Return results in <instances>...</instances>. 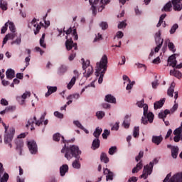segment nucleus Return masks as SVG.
<instances>
[{
	"label": "nucleus",
	"instance_id": "nucleus-5",
	"mask_svg": "<svg viewBox=\"0 0 182 182\" xmlns=\"http://www.w3.org/2000/svg\"><path fill=\"white\" fill-rule=\"evenodd\" d=\"M171 173H168L164 180V182H182V172L173 175L171 179Z\"/></svg>",
	"mask_w": 182,
	"mask_h": 182
},
{
	"label": "nucleus",
	"instance_id": "nucleus-53",
	"mask_svg": "<svg viewBox=\"0 0 182 182\" xmlns=\"http://www.w3.org/2000/svg\"><path fill=\"white\" fill-rule=\"evenodd\" d=\"M144 155V152L143 151H141L139 153V155L137 156H136V158H135L136 161H139L140 160V159H143Z\"/></svg>",
	"mask_w": 182,
	"mask_h": 182
},
{
	"label": "nucleus",
	"instance_id": "nucleus-40",
	"mask_svg": "<svg viewBox=\"0 0 182 182\" xmlns=\"http://www.w3.org/2000/svg\"><path fill=\"white\" fill-rule=\"evenodd\" d=\"M75 83H76V77H73L71 79V80L70 81V82L67 85L68 89L69 90H70V89H72V87H73V86L75 85Z\"/></svg>",
	"mask_w": 182,
	"mask_h": 182
},
{
	"label": "nucleus",
	"instance_id": "nucleus-56",
	"mask_svg": "<svg viewBox=\"0 0 182 182\" xmlns=\"http://www.w3.org/2000/svg\"><path fill=\"white\" fill-rule=\"evenodd\" d=\"M6 31H8V23L7 22L4 24V26H3L1 28V33H5V32H6Z\"/></svg>",
	"mask_w": 182,
	"mask_h": 182
},
{
	"label": "nucleus",
	"instance_id": "nucleus-20",
	"mask_svg": "<svg viewBox=\"0 0 182 182\" xmlns=\"http://www.w3.org/2000/svg\"><path fill=\"white\" fill-rule=\"evenodd\" d=\"M166 102V98H163L162 100H160L159 101L156 102L154 104V107L155 110H157V109H161L163 107V105H164Z\"/></svg>",
	"mask_w": 182,
	"mask_h": 182
},
{
	"label": "nucleus",
	"instance_id": "nucleus-54",
	"mask_svg": "<svg viewBox=\"0 0 182 182\" xmlns=\"http://www.w3.org/2000/svg\"><path fill=\"white\" fill-rule=\"evenodd\" d=\"M21 36L17 38L15 41H14L13 42H11V45H14L16 43V45H21Z\"/></svg>",
	"mask_w": 182,
	"mask_h": 182
},
{
	"label": "nucleus",
	"instance_id": "nucleus-43",
	"mask_svg": "<svg viewBox=\"0 0 182 182\" xmlns=\"http://www.w3.org/2000/svg\"><path fill=\"white\" fill-rule=\"evenodd\" d=\"M139 135H140V127H135L134 129V132H133V136H134V137L136 138Z\"/></svg>",
	"mask_w": 182,
	"mask_h": 182
},
{
	"label": "nucleus",
	"instance_id": "nucleus-28",
	"mask_svg": "<svg viewBox=\"0 0 182 182\" xmlns=\"http://www.w3.org/2000/svg\"><path fill=\"white\" fill-rule=\"evenodd\" d=\"M173 134L175 136L173 137V141H175V143H178L180 140H182V132H179L176 133V130H174Z\"/></svg>",
	"mask_w": 182,
	"mask_h": 182
},
{
	"label": "nucleus",
	"instance_id": "nucleus-62",
	"mask_svg": "<svg viewBox=\"0 0 182 182\" xmlns=\"http://www.w3.org/2000/svg\"><path fill=\"white\" fill-rule=\"evenodd\" d=\"M111 130H119V123L116 122L112 127Z\"/></svg>",
	"mask_w": 182,
	"mask_h": 182
},
{
	"label": "nucleus",
	"instance_id": "nucleus-50",
	"mask_svg": "<svg viewBox=\"0 0 182 182\" xmlns=\"http://www.w3.org/2000/svg\"><path fill=\"white\" fill-rule=\"evenodd\" d=\"M168 48L169 50H171V52H173V53L176 52V49L174 48H175L174 43L169 42L168 44Z\"/></svg>",
	"mask_w": 182,
	"mask_h": 182
},
{
	"label": "nucleus",
	"instance_id": "nucleus-48",
	"mask_svg": "<svg viewBox=\"0 0 182 182\" xmlns=\"http://www.w3.org/2000/svg\"><path fill=\"white\" fill-rule=\"evenodd\" d=\"M116 151H117V147L112 146L109 149V154H110V156H113V154H114V153H116Z\"/></svg>",
	"mask_w": 182,
	"mask_h": 182
},
{
	"label": "nucleus",
	"instance_id": "nucleus-21",
	"mask_svg": "<svg viewBox=\"0 0 182 182\" xmlns=\"http://www.w3.org/2000/svg\"><path fill=\"white\" fill-rule=\"evenodd\" d=\"M130 117H132V115L127 114L125 116L122 124V126H124V129H129V127H130Z\"/></svg>",
	"mask_w": 182,
	"mask_h": 182
},
{
	"label": "nucleus",
	"instance_id": "nucleus-59",
	"mask_svg": "<svg viewBox=\"0 0 182 182\" xmlns=\"http://www.w3.org/2000/svg\"><path fill=\"white\" fill-rule=\"evenodd\" d=\"M31 97V92H26L23 93L21 96L22 99H26V97Z\"/></svg>",
	"mask_w": 182,
	"mask_h": 182
},
{
	"label": "nucleus",
	"instance_id": "nucleus-11",
	"mask_svg": "<svg viewBox=\"0 0 182 182\" xmlns=\"http://www.w3.org/2000/svg\"><path fill=\"white\" fill-rule=\"evenodd\" d=\"M65 48L67 50H72L73 48H74L75 50H77V43H73L72 38H67L65 41Z\"/></svg>",
	"mask_w": 182,
	"mask_h": 182
},
{
	"label": "nucleus",
	"instance_id": "nucleus-26",
	"mask_svg": "<svg viewBox=\"0 0 182 182\" xmlns=\"http://www.w3.org/2000/svg\"><path fill=\"white\" fill-rule=\"evenodd\" d=\"M141 168H143V162L141 161L136 164L135 167L133 168L132 173L133 174L139 173Z\"/></svg>",
	"mask_w": 182,
	"mask_h": 182
},
{
	"label": "nucleus",
	"instance_id": "nucleus-1",
	"mask_svg": "<svg viewBox=\"0 0 182 182\" xmlns=\"http://www.w3.org/2000/svg\"><path fill=\"white\" fill-rule=\"evenodd\" d=\"M61 153H65V157L67 160H70L73 157H75L76 160L73 162L72 166L73 168H80V162H79V160H80L82 151L79 150V146L76 145L66 146V144H65L64 147L61 149Z\"/></svg>",
	"mask_w": 182,
	"mask_h": 182
},
{
	"label": "nucleus",
	"instance_id": "nucleus-57",
	"mask_svg": "<svg viewBox=\"0 0 182 182\" xmlns=\"http://www.w3.org/2000/svg\"><path fill=\"white\" fill-rule=\"evenodd\" d=\"M0 103H1V106H8V105H9L8 101L4 98L1 100Z\"/></svg>",
	"mask_w": 182,
	"mask_h": 182
},
{
	"label": "nucleus",
	"instance_id": "nucleus-37",
	"mask_svg": "<svg viewBox=\"0 0 182 182\" xmlns=\"http://www.w3.org/2000/svg\"><path fill=\"white\" fill-rule=\"evenodd\" d=\"M0 8L2 11L8 9V2H6V0H0Z\"/></svg>",
	"mask_w": 182,
	"mask_h": 182
},
{
	"label": "nucleus",
	"instance_id": "nucleus-16",
	"mask_svg": "<svg viewBox=\"0 0 182 182\" xmlns=\"http://www.w3.org/2000/svg\"><path fill=\"white\" fill-rule=\"evenodd\" d=\"M35 122H36V117H33V118H30L27 122L26 127H27V129H29V126H31V132L33 130H35V127H33V124H35Z\"/></svg>",
	"mask_w": 182,
	"mask_h": 182
},
{
	"label": "nucleus",
	"instance_id": "nucleus-31",
	"mask_svg": "<svg viewBox=\"0 0 182 182\" xmlns=\"http://www.w3.org/2000/svg\"><path fill=\"white\" fill-rule=\"evenodd\" d=\"M68 70V67H66V65H61L58 70V75H59V76H63V75H65V73H66Z\"/></svg>",
	"mask_w": 182,
	"mask_h": 182
},
{
	"label": "nucleus",
	"instance_id": "nucleus-19",
	"mask_svg": "<svg viewBox=\"0 0 182 182\" xmlns=\"http://www.w3.org/2000/svg\"><path fill=\"white\" fill-rule=\"evenodd\" d=\"M48 92L46 93V97H49L52 93H55V92H57L58 87H52V86H47Z\"/></svg>",
	"mask_w": 182,
	"mask_h": 182
},
{
	"label": "nucleus",
	"instance_id": "nucleus-14",
	"mask_svg": "<svg viewBox=\"0 0 182 182\" xmlns=\"http://www.w3.org/2000/svg\"><path fill=\"white\" fill-rule=\"evenodd\" d=\"M167 114H170V110L165 109L164 112H161L159 113V119H163V122L166 126H170V122L168 121L164 120L165 117H167Z\"/></svg>",
	"mask_w": 182,
	"mask_h": 182
},
{
	"label": "nucleus",
	"instance_id": "nucleus-25",
	"mask_svg": "<svg viewBox=\"0 0 182 182\" xmlns=\"http://www.w3.org/2000/svg\"><path fill=\"white\" fill-rule=\"evenodd\" d=\"M174 87H176V82H173L171 84V86L169 87V88L168 89L167 91V95L168 96H169L170 97H173V94H174Z\"/></svg>",
	"mask_w": 182,
	"mask_h": 182
},
{
	"label": "nucleus",
	"instance_id": "nucleus-63",
	"mask_svg": "<svg viewBox=\"0 0 182 182\" xmlns=\"http://www.w3.org/2000/svg\"><path fill=\"white\" fill-rule=\"evenodd\" d=\"M128 182H137V178L135 176H132L129 178V179L128 180Z\"/></svg>",
	"mask_w": 182,
	"mask_h": 182
},
{
	"label": "nucleus",
	"instance_id": "nucleus-30",
	"mask_svg": "<svg viewBox=\"0 0 182 182\" xmlns=\"http://www.w3.org/2000/svg\"><path fill=\"white\" fill-rule=\"evenodd\" d=\"M172 1L168 2L161 9L162 12H171L173 7Z\"/></svg>",
	"mask_w": 182,
	"mask_h": 182
},
{
	"label": "nucleus",
	"instance_id": "nucleus-33",
	"mask_svg": "<svg viewBox=\"0 0 182 182\" xmlns=\"http://www.w3.org/2000/svg\"><path fill=\"white\" fill-rule=\"evenodd\" d=\"M105 100L108 103H116V98L112 95H106Z\"/></svg>",
	"mask_w": 182,
	"mask_h": 182
},
{
	"label": "nucleus",
	"instance_id": "nucleus-36",
	"mask_svg": "<svg viewBox=\"0 0 182 182\" xmlns=\"http://www.w3.org/2000/svg\"><path fill=\"white\" fill-rule=\"evenodd\" d=\"M171 156L173 159H176L178 156V146H173L171 149Z\"/></svg>",
	"mask_w": 182,
	"mask_h": 182
},
{
	"label": "nucleus",
	"instance_id": "nucleus-22",
	"mask_svg": "<svg viewBox=\"0 0 182 182\" xmlns=\"http://www.w3.org/2000/svg\"><path fill=\"white\" fill-rule=\"evenodd\" d=\"M109 3L110 0H100L98 4H100V6L98 8V12H102L105 9V5H107Z\"/></svg>",
	"mask_w": 182,
	"mask_h": 182
},
{
	"label": "nucleus",
	"instance_id": "nucleus-18",
	"mask_svg": "<svg viewBox=\"0 0 182 182\" xmlns=\"http://www.w3.org/2000/svg\"><path fill=\"white\" fill-rule=\"evenodd\" d=\"M161 141H163V136L161 135L152 136V143L156 144V146L160 145Z\"/></svg>",
	"mask_w": 182,
	"mask_h": 182
},
{
	"label": "nucleus",
	"instance_id": "nucleus-35",
	"mask_svg": "<svg viewBox=\"0 0 182 182\" xmlns=\"http://www.w3.org/2000/svg\"><path fill=\"white\" fill-rule=\"evenodd\" d=\"M93 74V67L90 66L87 68V70H85V72L84 73V76L85 77H90V75H92Z\"/></svg>",
	"mask_w": 182,
	"mask_h": 182
},
{
	"label": "nucleus",
	"instance_id": "nucleus-15",
	"mask_svg": "<svg viewBox=\"0 0 182 182\" xmlns=\"http://www.w3.org/2000/svg\"><path fill=\"white\" fill-rule=\"evenodd\" d=\"M182 0H172V5L173 6V9L180 12L182 9Z\"/></svg>",
	"mask_w": 182,
	"mask_h": 182
},
{
	"label": "nucleus",
	"instance_id": "nucleus-3",
	"mask_svg": "<svg viewBox=\"0 0 182 182\" xmlns=\"http://www.w3.org/2000/svg\"><path fill=\"white\" fill-rule=\"evenodd\" d=\"M138 107H144V117L141 118V123L143 124H147V123H153L154 120V114L152 112H149V106L147 104H144V100L139 101L136 103Z\"/></svg>",
	"mask_w": 182,
	"mask_h": 182
},
{
	"label": "nucleus",
	"instance_id": "nucleus-9",
	"mask_svg": "<svg viewBox=\"0 0 182 182\" xmlns=\"http://www.w3.org/2000/svg\"><path fill=\"white\" fill-rule=\"evenodd\" d=\"M168 63H169V66H172V68H176V69H182V63L177 65V60H176V55H174L168 57Z\"/></svg>",
	"mask_w": 182,
	"mask_h": 182
},
{
	"label": "nucleus",
	"instance_id": "nucleus-32",
	"mask_svg": "<svg viewBox=\"0 0 182 182\" xmlns=\"http://www.w3.org/2000/svg\"><path fill=\"white\" fill-rule=\"evenodd\" d=\"M92 150H96L100 147V139L95 138L92 144Z\"/></svg>",
	"mask_w": 182,
	"mask_h": 182
},
{
	"label": "nucleus",
	"instance_id": "nucleus-2",
	"mask_svg": "<svg viewBox=\"0 0 182 182\" xmlns=\"http://www.w3.org/2000/svg\"><path fill=\"white\" fill-rule=\"evenodd\" d=\"M107 70V55H104L100 63H97V69L95 71V76H100L98 79V83L102 84L103 82V77L105 73Z\"/></svg>",
	"mask_w": 182,
	"mask_h": 182
},
{
	"label": "nucleus",
	"instance_id": "nucleus-4",
	"mask_svg": "<svg viewBox=\"0 0 182 182\" xmlns=\"http://www.w3.org/2000/svg\"><path fill=\"white\" fill-rule=\"evenodd\" d=\"M157 163H159V159L155 158L152 162L149 163V165L144 166V171L142 175H141V178H144V180H146L149 174H151V172L153 171V167L154 164H157Z\"/></svg>",
	"mask_w": 182,
	"mask_h": 182
},
{
	"label": "nucleus",
	"instance_id": "nucleus-46",
	"mask_svg": "<svg viewBox=\"0 0 182 182\" xmlns=\"http://www.w3.org/2000/svg\"><path fill=\"white\" fill-rule=\"evenodd\" d=\"M102 139H107V136H110V132L108 129H105L104 132L102 134Z\"/></svg>",
	"mask_w": 182,
	"mask_h": 182
},
{
	"label": "nucleus",
	"instance_id": "nucleus-52",
	"mask_svg": "<svg viewBox=\"0 0 182 182\" xmlns=\"http://www.w3.org/2000/svg\"><path fill=\"white\" fill-rule=\"evenodd\" d=\"M126 26H127V23H126V21H123L120 22L118 24V28L119 29H122L123 28H126Z\"/></svg>",
	"mask_w": 182,
	"mask_h": 182
},
{
	"label": "nucleus",
	"instance_id": "nucleus-29",
	"mask_svg": "<svg viewBox=\"0 0 182 182\" xmlns=\"http://www.w3.org/2000/svg\"><path fill=\"white\" fill-rule=\"evenodd\" d=\"M170 75H171V76H175V77H177V79L182 78V73H181V72H180L178 70H171Z\"/></svg>",
	"mask_w": 182,
	"mask_h": 182
},
{
	"label": "nucleus",
	"instance_id": "nucleus-7",
	"mask_svg": "<svg viewBox=\"0 0 182 182\" xmlns=\"http://www.w3.org/2000/svg\"><path fill=\"white\" fill-rule=\"evenodd\" d=\"M26 134L22 133L18 136V139L16 140V151L19 153L20 156L22 155V147H23V141L19 139H25Z\"/></svg>",
	"mask_w": 182,
	"mask_h": 182
},
{
	"label": "nucleus",
	"instance_id": "nucleus-47",
	"mask_svg": "<svg viewBox=\"0 0 182 182\" xmlns=\"http://www.w3.org/2000/svg\"><path fill=\"white\" fill-rule=\"evenodd\" d=\"M177 29H178V24L176 23L174 24L171 30H170V33L171 35H173V33H176V31H177Z\"/></svg>",
	"mask_w": 182,
	"mask_h": 182
},
{
	"label": "nucleus",
	"instance_id": "nucleus-58",
	"mask_svg": "<svg viewBox=\"0 0 182 182\" xmlns=\"http://www.w3.org/2000/svg\"><path fill=\"white\" fill-rule=\"evenodd\" d=\"M134 85V82H130L129 81V84L127 85L126 90H130L133 87V85Z\"/></svg>",
	"mask_w": 182,
	"mask_h": 182
},
{
	"label": "nucleus",
	"instance_id": "nucleus-6",
	"mask_svg": "<svg viewBox=\"0 0 182 182\" xmlns=\"http://www.w3.org/2000/svg\"><path fill=\"white\" fill-rule=\"evenodd\" d=\"M155 42L156 43V47L155 48V52L157 53L160 49H161V46H163V42L164 41L161 39V31H159L155 34Z\"/></svg>",
	"mask_w": 182,
	"mask_h": 182
},
{
	"label": "nucleus",
	"instance_id": "nucleus-61",
	"mask_svg": "<svg viewBox=\"0 0 182 182\" xmlns=\"http://www.w3.org/2000/svg\"><path fill=\"white\" fill-rule=\"evenodd\" d=\"M5 109L7 113L8 112H14V110H15V107H6Z\"/></svg>",
	"mask_w": 182,
	"mask_h": 182
},
{
	"label": "nucleus",
	"instance_id": "nucleus-27",
	"mask_svg": "<svg viewBox=\"0 0 182 182\" xmlns=\"http://www.w3.org/2000/svg\"><path fill=\"white\" fill-rule=\"evenodd\" d=\"M104 174H107V181H109V180H113V172L110 171V170L107 168H104Z\"/></svg>",
	"mask_w": 182,
	"mask_h": 182
},
{
	"label": "nucleus",
	"instance_id": "nucleus-41",
	"mask_svg": "<svg viewBox=\"0 0 182 182\" xmlns=\"http://www.w3.org/2000/svg\"><path fill=\"white\" fill-rule=\"evenodd\" d=\"M7 23L11 32H13V33H15L16 28H15V24H14V22L8 21Z\"/></svg>",
	"mask_w": 182,
	"mask_h": 182
},
{
	"label": "nucleus",
	"instance_id": "nucleus-64",
	"mask_svg": "<svg viewBox=\"0 0 182 182\" xmlns=\"http://www.w3.org/2000/svg\"><path fill=\"white\" fill-rule=\"evenodd\" d=\"M179 132L182 133V122L181 123V126L175 129V133H179Z\"/></svg>",
	"mask_w": 182,
	"mask_h": 182
},
{
	"label": "nucleus",
	"instance_id": "nucleus-13",
	"mask_svg": "<svg viewBox=\"0 0 182 182\" xmlns=\"http://www.w3.org/2000/svg\"><path fill=\"white\" fill-rule=\"evenodd\" d=\"M32 26L36 28V30H34V35H38L41 31V26L36 23V18H33L32 21L28 25V28H32Z\"/></svg>",
	"mask_w": 182,
	"mask_h": 182
},
{
	"label": "nucleus",
	"instance_id": "nucleus-34",
	"mask_svg": "<svg viewBox=\"0 0 182 182\" xmlns=\"http://www.w3.org/2000/svg\"><path fill=\"white\" fill-rule=\"evenodd\" d=\"M102 132H103V129L97 127L93 133L94 137H95V139H99V137H100V135L102 134Z\"/></svg>",
	"mask_w": 182,
	"mask_h": 182
},
{
	"label": "nucleus",
	"instance_id": "nucleus-51",
	"mask_svg": "<svg viewBox=\"0 0 182 182\" xmlns=\"http://www.w3.org/2000/svg\"><path fill=\"white\" fill-rule=\"evenodd\" d=\"M100 28H102V31H106V29H107V28H109V25L106 23V22H102L100 24Z\"/></svg>",
	"mask_w": 182,
	"mask_h": 182
},
{
	"label": "nucleus",
	"instance_id": "nucleus-42",
	"mask_svg": "<svg viewBox=\"0 0 182 182\" xmlns=\"http://www.w3.org/2000/svg\"><path fill=\"white\" fill-rule=\"evenodd\" d=\"M101 161H103V163L107 164L109 161V157H107V155L105 153H102L100 156Z\"/></svg>",
	"mask_w": 182,
	"mask_h": 182
},
{
	"label": "nucleus",
	"instance_id": "nucleus-12",
	"mask_svg": "<svg viewBox=\"0 0 182 182\" xmlns=\"http://www.w3.org/2000/svg\"><path fill=\"white\" fill-rule=\"evenodd\" d=\"M63 32L66 33V35H70L73 32V36H74V41H77L79 39V36H77V31H76V27H70L67 31L63 28Z\"/></svg>",
	"mask_w": 182,
	"mask_h": 182
},
{
	"label": "nucleus",
	"instance_id": "nucleus-60",
	"mask_svg": "<svg viewBox=\"0 0 182 182\" xmlns=\"http://www.w3.org/2000/svg\"><path fill=\"white\" fill-rule=\"evenodd\" d=\"M116 36L118 38V39H122V38H123V36H124L123 32H122V31H118V32L116 33Z\"/></svg>",
	"mask_w": 182,
	"mask_h": 182
},
{
	"label": "nucleus",
	"instance_id": "nucleus-49",
	"mask_svg": "<svg viewBox=\"0 0 182 182\" xmlns=\"http://www.w3.org/2000/svg\"><path fill=\"white\" fill-rule=\"evenodd\" d=\"M97 119H103L105 117V112L103 111H98L96 113Z\"/></svg>",
	"mask_w": 182,
	"mask_h": 182
},
{
	"label": "nucleus",
	"instance_id": "nucleus-55",
	"mask_svg": "<svg viewBox=\"0 0 182 182\" xmlns=\"http://www.w3.org/2000/svg\"><path fill=\"white\" fill-rule=\"evenodd\" d=\"M54 116H55V117H58V119H63V114H62L58 111H55L54 112Z\"/></svg>",
	"mask_w": 182,
	"mask_h": 182
},
{
	"label": "nucleus",
	"instance_id": "nucleus-23",
	"mask_svg": "<svg viewBox=\"0 0 182 182\" xmlns=\"http://www.w3.org/2000/svg\"><path fill=\"white\" fill-rule=\"evenodd\" d=\"M6 76L7 79H9V80H12V79L15 77V70L11 68L8 69L6 72Z\"/></svg>",
	"mask_w": 182,
	"mask_h": 182
},
{
	"label": "nucleus",
	"instance_id": "nucleus-44",
	"mask_svg": "<svg viewBox=\"0 0 182 182\" xmlns=\"http://www.w3.org/2000/svg\"><path fill=\"white\" fill-rule=\"evenodd\" d=\"M79 97H80V95L77 93H75V94H73V95H69L67 97V100H72V99L77 100V99H79Z\"/></svg>",
	"mask_w": 182,
	"mask_h": 182
},
{
	"label": "nucleus",
	"instance_id": "nucleus-39",
	"mask_svg": "<svg viewBox=\"0 0 182 182\" xmlns=\"http://www.w3.org/2000/svg\"><path fill=\"white\" fill-rule=\"evenodd\" d=\"M81 60L82 62V69L83 70H85L90 67L89 65H90V61L89 60L85 61V58H82Z\"/></svg>",
	"mask_w": 182,
	"mask_h": 182
},
{
	"label": "nucleus",
	"instance_id": "nucleus-45",
	"mask_svg": "<svg viewBox=\"0 0 182 182\" xmlns=\"http://www.w3.org/2000/svg\"><path fill=\"white\" fill-rule=\"evenodd\" d=\"M8 180H9V175L4 173L3 177L0 178V182H8Z\"/></svg>",
	"mask_w": 182,
	"mask_h": 182
},
{
	"label": "nucleus",
	"instance_id": "nucleus-10",
	"mask_svg": "<svg viewBox=\"0 0 182 182\" xmlns=\"http://www.w3.org/2000/svg\"><path fill=\"white\" fill-rule=\"evenodd\" d=\"M28 147L30 153L31 154H36L38 153V144L34 140H31L28 141Z\"/></svg>",
	"mask_w": 182,
	"mask_h": 182
},
{
	"label": "nucleus",
	"instance_id": "nucleus-38",
	"mask_svg": "<svg viewBox=\"0 0 182 182\" xmlns=\"http://www.w3.org/2000/svg\"><path fill=\"white\" fill-rule=\"evenodd\" d=\"M74 124L77 126V127H78L79 129H81V130H83L86 133V134H89V130L83 127L82 126V124H80L79 121H74Z\"/></svg>",
	"mask_w": 182,
	"mask_h": 182
},
{
	"label": "nucleus",
	"instance_id": "nucleus-24",
	"mask_svg": "<svg viewBox=\"0 0 182 182\" xmlns=\"http://www.w3.org/2000/svg\"><path fill=\"white\" fill-rule=\"evenodd\" d=\"M68 171H69V166L68 165L65 164L60 167V174L61 177H63Z\"/></svg>",
	"mask_w": 182,
	"mask_h": 182
},
{
	"label": "nucleus",
	"instance_id": "nucleus-17",
	"mask_svg": "<svg viewBox=\"0 0 182 182\" xmlns=\"http://www.w3.org/2000/svg\"><path fill=\"white\" fill-rule=\"evenodd\" d=\"M61 138L62 143H66V140L65 139V136H62L60 133H55L53 136V140L54 141H59Z\"/></svg>",
	"mask_w": 182,
	"mask_h": 182
},
{
	"label": "nucleus",
	"instance_id": "nucleus-8",
	"mask_svg": "<svg viewBox=\"0 0 182 182\" xmlns=\"http://www.w3.org/2000/svg\"><path fill=\"white\" fill-rule=\"evenodd\" d=\"M9 134H7L5 136H4V143L5 144H9V147H10V149H12V139H14V135L15 134V129L14 128H11L9 130Z\"/></svg>",
	"mask_w": 182,
	"mask_h": 182
}]
</instances>
